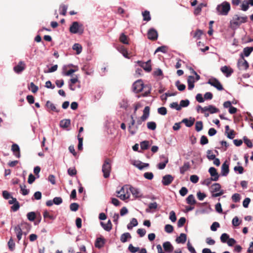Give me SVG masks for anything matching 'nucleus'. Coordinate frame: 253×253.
<instances>
[{
	"instance_id": "obj_54",
	"label": "nucleus",
	"mask_w": 253,
	"mask_h": 253,
	"mask_svg": "<svg viewBox=\"0 0 253 253\" xmlns=\"http://www.w3.org/2000/svg\"><path fill=\"white\" fill-rule=\"evenodd\" d=\"M165 231L168 233H171L173 231V227L171 225L167 224L165 227Z\"/></svg>"
},
{
	"instance_id": "obj_23",
	"label": "nucleus",
	"mask_w": 253,
	"mask_h": 253,
	"mask_svg": "<svg viewBox=\"0 0 253 253\" xmlns=\"http://www.w3.org/2000/svg\"><path fill=\"white\" fill-rule=\"evenodd\" d=\"M14 229L18 241H20L22 238L23 234V232L20 226L19 225H17L14 227Z\"/></svg>"
},
{
	"instance_id": "obj_17",
	"label": "nucleus",
	"mask_w": 253,
	"mask_h": 253,
	"mask_svg": "<svg viewBox=\"0 0 253 253\" xmlns=\"http://www.w3.org/2000/svg\"><path fill=\"white\" fill-rule=\"evenodd\" d=\"M25 63L22 61H20L17 65L14 67L13 69L16 73H20L25 69Z\"/></svg>"
},
{
	"instance_id": "obj_40",
	"label": "nucleus",
	"mask_w": 253,
	"mask_h": 253,
	"mask_svg": "<svg viewBox=\"0 0 253 253\" xmlns=\"http://www.w3.org/2000/svg\"><path fill=\"white\" fill-rule=\"evenodd\" d=\"M119 51L123 55V56L126 58H129L128 56V53L126 49L123 46L120 47L118 49Z\"/></svg>"
},
{
	"instance_id": "obj_48",
	"label": "nucleus",
	"mask_w": 253,
	"mask_h": 253,
	"mask_svg": "<svg viewBox=\"0 0 253 253\" xmlns=\"http://www.w3.org/2000/svg\"><path fill=\"white\" fill-rule=\"evenodd\" d=\"M43 217L44 218H49L51 220H54L55 219V217L52 215V214H50L47 211H44L43 212Z\"/></svg>"
},
{
	"instance_id": "obj_34",
	"label": "nucleus",
	"mask_w": 253,
	"mask_h": 253,
	"mask_svg": "<svg viewBox=\"0 0 253 253\" xmlns=\"http://www.w3.org/2000/svg\"><path fill=\"white\" fill-rule=\"evenodd\" d=\"M186 202L189 205H194L196 204V201L193 195L191 194L188 196L186 198Z\"/></svg>"
},
{
	"instance_id": "obj_45",
	"label": "nucleus",
	"mask_w": 253,
	"mask_h": 253,
	"mask_svg": "<svg viewBox=\"0 0 253 253\" xmlns=\"http://www.w3.org/2000/svg\"><path fill=\"white\" fill-rule=\"evenodd\" d=\"M149 142L148 141H143L140 143V147L141 149L146 150L148 148Z\"/></svg>"
},
{
	"instance_id": "obj_57",
	"label": "nucleus",
	"mask_w": 253,
	"mask_h": 253,
	"mask_svg": "<svg viewBox=\"0 0 253 253\" xmlns=\"http://www.w3.org/2000/svg\"><path fill=\"white\" fill-rule=\"evenodd\" d=\"M249 3L248 2V1H243L241 5L242 10L244 11H247L249 8Z\"/></svg>"
},
{
	"instance_id": "obj_26",
	"label": "nucleus",
	"mask_w": 253,
	"mask_h": 253,
	"mask_svg": "<svg viewBox=\"0 0 253 253\" xmlns=\"http://www.w3.org/2000/svg\"><path fill=\"white\" fill-rule=\"evenodd\" d=\"M150 108L148 106H146L143 112V115L141 117L142 120L146 121L149 116Z\"/></svg>"
},
{
	"instance_id": "obj_5",
	"label": "nucleus",
	"mask_w": 253,
	"mask_h": 253,
	"mask_svg": "<svg viewBox=\"0 0 253 253\" xmlns=\"http://www.w3.org/2000/svg\"><path fill=\"white\" fill-rule=\"evenodd\" d=\"M240 58L239 59L237 63V66L239 70H247L249 67V64L246 60L245 59L243 54L241 53Z\"/></svg>"
},
{
	"instance_id": "obj_46",
	"label": "nucleus",
	"mask_w": 253,
	"mask_h": 253,
	"mask_svg": "<svg viewBox=\"0 0 253 253\" xmlns=\"http://www.w3.org/2000/svg\"><path fill=\"white\" fill-rule=\"evenodd\" d=\"M21 191H22V194L23 195H27L29 193V190L27 189H26V186L25 185H20V186Z\"/></svg>"
},
{
	"instance_id": "obj_21",
	"label": "nucleus",
	"mask_w": 253,
	"mask_h": 253,
	"mask_svg": "<svg viewBox=\"0 0 253 253\" xmlns=\"http://www.w3.org/2000/svg\"><path fill=\"white\" fill-rule=\"evenodd\" d=\"M161 158L164 159V161L163 162H161L159 163L157 165V168L159 169H163L166 167V164L168 163L169 160L167 157H166L165 156L163 155L161 157Z\"/></svg>"
},
{
	"instance_id": "obj_16",
	"label": "nucleus",
	"mask_w": 253,
	"mask_h": 253,
	"mask_svg": "<svg viewBox=\"0 0 253 253\" xmlns=\"http://www.w3.org/2000/svg\"><path fill=\"white\" fill-rule=\"evenodd\" d=\"M163 246L166 253H171L173 250V247L169 242H164Z\"/></svg>"
},
{
	"instance_id": "obj_29",
	"label": "nucleus",
	"mask_w": 253,
	"mask_h": 253,
	"mask_svg": "<svg viewBox=\"0 0 253 253\" xmlns=\"http://www.w3.org/2000/svg\"><path fill=\"white\" fill-rule=\"evenodd\" d=\"M102 227L103 228V229L107 231H110L112 229V223L110 220H109L106 224L102 222H101L100 223Z\"/></svg>"
},
{
	"instance_id": "obj_19",
	"label": "nucleus",
	"mask_w": 253,
	"mask_h": 253,
	"mask_svg": "<svg viewBox=\"0 0 253 253\" xmlns=\"http://www.w3.org/2000/svg\"><path fill=\"white\" fill-rule=\"evenodd\" d=\"M129 189L132 195L135 197H141L142 196V195L139 189L133 187H130Z\"/></svg>"
},
{
	"instance_id": "obj_35",
	"label": "nucleus",
	"mask_w": 253,
	"mask_h": 253,
	"mask_svg": "<svg viewBox=\"0 0 253 253\" xmlns=\"http://www.w3.org/2000/svg\"><path fill=\"white\" fill-rule=\"evenodd\" d=\"M206 6H207V4L205 3H200L195 8V11H194V13L196 15L199 14L201 12V11L202 10V8L203 7H206Z\"/></svg>"
},
{
	"instance_id": "obj_20",
	"label": "nucleus",
	"mask_w": 253,
	"mask_h": 253,
	"mask_svg": "<svg viewBox=\"0 0 253 253\" xmlns=\"http://www.w3.org/2000/svg\"><path fill=\"white\" fill-rule=\"evenodd\" d=\"M195 121V120L194 118L190 117L189 119H183L181 122L185 124L186 126L191 127L193 125Z\"/></svg>"
},
{
	"instance_id": "obj_50",
	"label": "nucleus",
	"mask_w": 253,
	"mask_h": 253,
	"mask_svg": "<svg viewBox=\"0 0 253 253\" xmlns=\"http://www.w3.org/2000/svg\"><path fill=\"white\" fill-rule=\"evenodd\" d=\"M30 89L33 93H35L38 91L39 88L38 86L36 85L33 82H32L30 84Z\"/></svg>"
},
{
	"instance_id": "obj_25",
	"label": "nucleus",
	"mask_w": 253,
	"mask_h": 253,
	"mask_svg": "<svg viewBox=\"0 0 253 253\" xmlns=\"http://www.w3.org/2000/svg\"><path fill=\"white\" fill-rule=\"evenodd\" d=\"M187 239L186 235L184 233H181L180 236L176 239V242L178 244H184L185 243Z\"/></svg>"
},
{
	"instance_id": "obj_59",
	"label": "nucleus",
	"mask_w": 253,
	"mask_h": 253,
	"mask_svg": "<svg viewBox=\"0 0 253 253\" xmlns=\"http://www.w3.org/2000/svg\"><path fill=\"white\" fill-rule=\"evenodd\" d=\"M219 223L217 222H214L211 226V230L212 231L217 230V228L219 227Z\"/></svg>"
},
{
	"instance_id": "obj_38",
	"label": "nucleus",
	"mask_w": 253,
	"mask_h": 253,
	"mask_svg": "<svg viewBox=\"0 0 253 253\" xmlns=\"http://www.w3.org/2000/svg\"><path fill=\"white\" fill-rule=\"evenodd\" d=\"M46 106L47 108L50 109L52 111H57L54 104L51 103L50 101H47L46 102Z\"/></svg>"
},
{
	"instance_id": "obj_30",
	"label": "nucleus",
	"mask_w": 253,
	"mask_h": 253,
	"mask_svg": "<svg viewBox=\"0 0 253 253\" xmlns=\"http://www.w3.org/2000/svg\"><path fill=\"white\" fill-rule=\"evenodd\" d=\"M138 224L137 220L136 218H133L131 220L130 223L127 225V228L128 230H131L133 227L137 226Z\"/></svg>"
},
{
	"instance_id": "obj_43",
	"label": "nucleus",
	"mask_w": 253,
	"mask_h": 253,
	"mask_svg": "<svg viewBox=\"0 0 253 253\" xmlns=\"http://www.w3.org/2000/svg\"><path fill=\"white\" fill-rule=\"evenodd\" d=\"M203 123L201 121H198L195 124V129L196 131H200L203 129Z\"/></svg>"
},
{
	"instance_id": "obj_24",
	"label": "nucleus",
	"mask_w": 253,
	"mask_h": 253,
	"mask_svg": "<svg viewBox=\"0 0 253 253\" xmlns=\"http://www.w3.org/2000/svg\"><path fill=\"white\" fill-rule=\"evenodd\" d=\"M105 244L104 239L102 238H97L95 243L96 248L100 249L103 247Z\"/></svg>"
},
{
	"instance_id": "obj_6",
	"label": "nucleus",
	"mask_w": 253,
	"mask_h": 253,
	"mask_svg": "<svg viewBox=\"0 0 253 253\" xmlns=\"http://www.w3.org/2000/svg\"><path fill=\"white\" fill-rule=\"evenodd\" d=\"M142 80H138L135 82L132 85L133 91L135 93H138L144 88Z\"/></svg>"
},
{
	"instance_id": "obj_32",
	"label": "nucleus",
	"mask_w": 253,
	"mask_h": 253,
	"mask_svg": "<svg viewBox=\"0 0 253 253\" xmlns=\"http://www.w3.org/2000/svg\"><path fill=\"white\" fill-rule=\"evenodd\" d=\"M253 51V47H246L243 49V54L244 56H245L246 57L249 56L250 54Z\"/></svg>"
},
{
	"instance_id": "obj_28",
	"label": "nucleus",
	"mask_w": 253,
	"mask_h": 253,
	"mask_svg": "<svg viewBox=\"0 0 253 253\" xmlns=\"http://www.w3.org/2000/svg\"><path fill=\"white\" fill-rule=\"evenodd\" d=\"M190 167L189 162H186L184 163V165L180 168V172L181 174H184L185 171L188 170Z\"/></svg>"
},
{
	"instance_id": "obj_64",
	"label": "nucleus",
	"mask_w": 253,
	"mask_h": 253,
	"mask_svg": "<svg viewBox=\"0 0 253 253\" xmlns=\"http://www.w3.org/2000/svg\"><path fill=\"white\" fill-rule=\"evenodd\" d=\"M187 246L188 251L191 253H197L195 249L193 247L189 241L187 242Z\"/></svg>"
},
{
	"instance_id": "obj_60",
	"label": "nucleus",
	"mask_w": 253,
	"mask_h": 253,
	"mask_svg": "<svg viewBox=\"0 0 253 253\" xmlns=\"http://www.w3.org/2000/svg\"><path fill=\"white\" fill-rule=\"evenodd\" d=\"M158 112L162 115H165L167 113V110L166 108L162 107L158 109Z\"/></svg>"
},
{
	"instance_id": "obj_11",
	"label": "nucleus",
	"mask_w": 253,
	"mask_h": 253,
	"mask_svg": "<svg viewBox=\"0 0 253 253\" xmlns=\"http://www.w3.org/2000/svg\"><path fill=\"white\" fill-rule=\"evenodd\" d=\"M209 172L211 176L212 181H216L218 179L219 175L216 171V169L214 168H210L209 169Z\"/></svg>"
},
{
	"instance_id": "obj_53",
	"label": "nucleus",
	"mask_w": 253,
	"mask_h": 253,
	"mask_svg": "<svg viewBox=\"0 0 253 253\" xmlns=\"http://www.w3.org/2000/svg\"><path fill=\"white\" fill-rule=\"evenodd\" d=\"M27 216L28 219L30 221H33L35 220V219L36 218V214L34 212L32 211V212H30L28 213Z\"/></svg>"
},
{
	"instance_id": "obj_3",
	"label": "nucleus",
	"mask_w": 253,
	"mask_h": 253,
	"mask_svg": "<svg viewBox=\"0 0 253 253\" xmlns=\"http://www.w3.org/2000/svg\"><path fill=\"white\" fill-rule=\"evenodd\" d=\"M69 31L72 34H82L84 33V29L82 24L75 21L73 22L70 26Z\"/></svg>"
},
{
	"instance_id": "obj_14",
	"label": "nucleus",
	"mask_w": 253,
	"mask_h": 253,
	"mask_svg": "<svg viewBox=\"0 0 253 253\" xmlns=\"http://www.w3.org/2000/svg\"><path fill=\"white\" fill-rule=\"evenodd\" d=\"M158 33L156 30L154 29H151L148 32V38L150 40H156L158 38Z\"/></svg>"
},
{
	"instance_id": "obj_10",
	"label": "nucleus",
	"mask_w": 253,
	"mask_h": 253,
	"mask_svg": "<svg viewBox=\"0 0 253 253\" xmlns=\"http://www.w3.org/2000/svg\"><path fill=\"white\" fill-rule=\"evenodd\" d=\"M150 62L151 61L148 60L146 62L138 61V63L139 64L140 67L143 68L144 70H145L147 72H150L151 71L152 69Z\"/></svg>"
},
{
	"instance_id": "obj_8",
	"label": "nucleus",
	"mask_w": 253,
	"mask_h": 253,
	"mask_svg": "<svg viewBox=\"0 0 253 253\" xmlns=\"http://www.w3.org/2000/svg\"><path fill=\"white\" fill-rule=\"evenodd\" d=\"M144 121H145L143 120H142V118L141 117L137 118V120L136 121V125H135L134 128H132L131 126H129L128 128H129V131L130 133L131 134H134L138 129V126L141 125L142 122Z\"/></svg>"
},
{
	"instance_id": "obj_58",
	"label": "nucleus",
	"mask_w": 253,
	"mask_h": 253,
	"mask_svg": "<svg viewBox=\"0 0 253 253\" xmlns=\"http://www.w3.org/2000/svg\"><path fill=\"white\" fill-rule=\"evenodd\" d=\"M67 10V6L65 5H62L60 7V14L65 15Z\"/></svg>"
},
{
	"instance_id": "obj_2",
	"label": "nucleus",
	"mask_w": 253,
	"mask_h": 253,
	"mask_svg": "<svg viewBox=\"0 0 253 253\" xmlns=\"http://www.w3.org/2000/svg\"><path fill=\"white\" fill-rule=\"evenodd\" d=\"M216 11L218 14L226 15L230 10V5L228 2L224 1L218 4L216 7Z\"/></svg>"
},
{
	"instance_id": "obj_1",
	"label": "nucleus",
	"mask_w": 253,
	"mask_h": 253,
	"mask_svg": "<svg viewBox=\"0 0 253 253\" xmlns=\"http://www.w3.org/2000/svg\"><path fill=\"white\" fill-rule=\"evenodd\" d=\"M247 16H240L238 15H234L230 21V27L232 29H237L242 23L247 21Z\"/></svg>"
},
{
	"instance_id": "obj_63",
	"label": "nucleus",
	"mask_w": 253,
	"mask_h": 253,
	"mask_svg": "<svg viewBox=\"0 0 253 253\" xmlns=\"http://www.w3.org/2000/svg\"><path fill=\"white\" fill-rule=\"evenodd\" d=\"M232 223L233 226H237L240 224L241 221H239V218L237 216H235L232 219Z\"/></svg>"
},
{
	"instance_id": "obj_44",
	"label": "nucleus",
	"mask_w": 253,
	"mask_h": 253,
	"mask_svg": "<svg viewBox=\"0 0 253 253\" xmlns=\"http://www.w3.org/2000/svg\"><path fill=\"white\" fill-rule=\"evenodd\" d=\"M142 15L143 17V20L145 21H149L151 19V17L150 15V13L148 11H145L142 13Z\"/></svg>"
},
{
	"instance_id": "obj_12",
	"label": "nucleus",
	"mask_w": 253,
	"mask_h": 253,
	"mask_svg": "<svg viewBox=\"0 0 253 253\" xmlns=\"http://www.w3.org/2000/svg\"><path fill=\"white\" fill-rule=\"evenodd\" d=\"M173 180V177L170 174H167L163 177L162 183L164 185H169Z\"/></svg>"
},
{
	"instance_id": "obj_49",
	"label": "nucleus",
	"mask_w": 253,
	"mask_h": 253,
	"mask_svg": "<svg viewBox=\"0 0 253 253\" xmlns=\"http://www.w3.org/2000/svg\"><path fill=\"white\" fill-rule=\"evenodd\" d=\"M189 101L188 99L181 100L179 104V106H180V109L182 107H187L189 105Z\"/></svg>"
},
{
	"instance_id": "obj_31",
	"label": "nucleus",
	"mask_w": 253,
	"mask_h": 253,
	"mask_svg": "<svg viewBox=\"0 0 253 253\" xmlns=\"http://www.w3.org/2000/svg\"><path fill=\"white\" fill-rule=\"evenodd\" d=\"M70 123L69 119L63 120L60 122V126L62 128H67L70 125Z\"/></svg>"
},
{
	"instance_id": "obj_52",
	"label": "nucleus",
	"mask_w": 253,
	"mask_h": 253,
	"mask_svg": "<svg viewBox=\"0 0 253 253\" xmlns=\"http://www.w3.org/2000/svg\"><path fill=\"white\" fill-rule=\"evenodd\" d=\"M147 127L151 130H154L156 128V124L154 122H149L147 123Z\"/></svg>"
},
{
	"instance_id": "obj_47",
	"label": "nucleus",
	"mask_w": 253,
	"mask_h": 253,
	"mask_svg": "<svg viewBox=\"0 0 253 253\" xmlns=\"http://www.w3.org/2000/svg\"><path fill=\"white\" fill-rule=\"evenodd\" d=\"M8 246L10 251H13L15 249V243L12 238L9 239L8 242Z\"/></svg>"
},
{
	"instance_id": "obj_42",
	"label": "nucleus",
	"mask_w": 253,
	"mask_h": 253,
	"mask_svg": "<svg viewBox=\"0 0 253 253\" xmlns=\"http://www.w3.org/2000/svg\"><path fill=\"white\" fill-rule=\"evenodd\" d=\"M127 37L126 36L124 33L121 34L120 37V41L121 42L124 44H128V42H127Z\"/></svg>"
},
{
	"instance_id": "obj_55",
	"label": "nucleus",
	"mask_w": 253,
	"mask_h": 253,
	"mask_svg": "<svg viewBox=\"0 0 253 253\" xmlns=\"http://www.w3.org/2000/svg\"><path fill=\"white\" fill-rule=\"evenodd\" d=\"M167 51H168L167 47L166 46H162L158 47L156 49L155 52H162L163 53H166V52H167Z\"/></svg>"
},
{
	"instance_id": "obj_33",
	"label": "nucleus",
	"mask_w": 253,
	"mask_h": 253,
	"mask_svg": "<svg viewBox=\"0 0 253 253\" xmlns=\"http://www.w3.org/2000/svg\"><path fill=\"white\" fill-rule=\"evenodd\" d=\"M158 207V204L156 202L150 203L148 205V208L146 210L147 212H150L151 211L156 210Z\"/></svg>"
},
{
	"instance_id": "obj_62",
	"label": "nucleus",
	"mask_w": 253,
	"mask_h": 253,
	"mask_svg": "<svg viewBox=\"0 0 253 253\" xmlns=\"http://www.w3.org/2000/svg\"><path fill=\"white\" fill-rule=\"evenodd\" d=\"M185 222H186V219L185 217H182L180 218L177 222V226L178 227H181L183 226V225L184 224V223H185Z\"/></svg>"
},
{
	"instance_id": "obj_39",
	"label": "nucleus",
	"mask_w": 253,
	"mask_h": 253,
	"mask_svg": "<svg viewBox=\"0 0 253 253\" xmlns=\"http://www.w3.org/2000/svg\"><path fill=\"white\" fill-rule=\"evenodd\" d=\"M175 85L176 86V87H177V89L179 91H183L184 90H185V87H186L185 85L184 84H180V82L179 81H177L175 82Z\"/></svg>"
},
{
	"instance_id": "obj_56",
	"label": "nucleus",
	"mask_w": 253,
	"mask_h": 253,
	"mask_svg": "<svg viewBox=\"0 0 253 253\" xmlns=\"http://www.w3.org/2000/svg\"><path fill=\"white\" fill-rule=\"evenodd\" d=\"M79 205L76 203H72L70 206V209L73 211H76L79 209Z\"/></svg>"
},
{
	"instance_id": "obj_18",
	"label": "nucleus",
	"mask_w": 253,
	"mask_h": 253,
	"mask_svg": "<svg viewBox=\"0 0 253 253\" xmlns=\"http://www.w3.org/2000/svg\"><path fill=\"white\" fill-rule=\"evenodd\" d=\"M221 71L223 73L226 74V76L227 77H229L233 72V70L231 68L228 67L227 66L222 67L221 68Z\"/></svg>"
},
{
	"instance_id": "obj_7",
	"label": "nucleus",
	"mask_w": 253,
	"mask_h": 253,
	"mask_svg": "<svg viewBox=\"0 0 253 253\" xmlns=\"http://www.w3.org/2000/svg\"><path fill=\"white\" fill-rule=\"evenodd\" d=\"M208 84L215 87L218 90H222L223 89L222 84L220 83L215 78L210 79L207 83Z\"/></svg>"
},
{
	"instance_id": "obj_22",
	"label": "nucleus",
	"mask_w": 253,
	"mask_h": 253,
	"mask_svg": "<svg viewBox=\"0 0 253 253\" xmlns=\"http://www.w3.org/2000/svg\"><path fill=\"white\" fill-rule=\"evenodd\" d=\"M195 79L193 76H190L188 78V88L189 90H192L194 87Z\"/></svg>"
},
{
	"instance_id": "obj_4",
	"label": "nucleus",
	"mask_w": 253,
	"mask_h": 253,
	"mask_svg": "<svg viewBox=\"0 0 253 253\" xmlns=\"http://www.w3.org/2000/svg\"><path fill=\"white\" fill-rule=\"evenodd\" d=\"M111 170V161L109 159H106L102 165V171L103 173V176L106 178L109 177Z\"/></svg>"
},
{
	"instance_id": "obj_37",
	"label": "nucleus",
	"mask_w": 253,
	"mask_h": 253,
	"mask_svg": "<svg viewBox=\"0 0 253 253\" xmlns=\"http://www.w3.org/2000/svg\"><path fill=\"white\" fill-rule=\"evenodd\" d=\"M220 188L221 186L219 183H214L211 186V192H218L220 190Z\"/></svg>"
},
{
	"instance_id": "obj_27",
	"label": "nucleus",
	"mask_w": 253,
	"mask_h": 253,
	"mask_svg": "<svg viewBox=\"0 0 253 253\" xmlns=\"http://www.w3.org/2000/svg\"><path fill=\"white\" fill-rule=\"evenodd\" d=\"M131 238V236L130 234L128 233H125L123 234L121 237H120V240L122 243H125L128 240H129Z\"/></svg>"
},
{
	"instance_id": "obj_36",
	"label": "nucleus",
	"mask_w": 253,
	"mask_h": 253,
	"mask_svg": "<svg viewBox=\"0 0 253 253\" xmlns=\"http://www.w3.org/2000/svg\"><path fill=\"white\" fill-rule=\"evenodd\" d=\"M73 49L76 51L77 54H79L82 51V47L79 43H75L73 46Z\"/></svg>"
},
{
	"instance_id": "obj_15",
	"label": "nucleus",
	"mask_w": 253,
	"mask_h": 253,
	"mask_svg": "<svg viewBox=\"0 0 253 253\" xmlns=\"http://www.w3.org/2000/svg\"><path fill=\"white\" fill-rule=\"evenodd\" d=\"M11 151L13 155L17 158H19L21 156L20 152V148L17 144H13L11 146Z\"/></svg>"
},
{
	"instance_id": "obj_41",
	"label": "nucleus",
	"mask_w": 253,
	"mask_h": 253,
	"mask_svg": "<svg viewBox=\"0 0 253 253\" xmlns=\"http://www.w3.org/2000/svg\"><path fill=\"white\" fill-rule=\"evenodd\" d=\"M203 32L201 30L198 29L193 34V38L199 40L201 38V36L203 35Z\"/></svg>"
},
{
	"instance_id": "obj_61",
	"label": "nucleus",
	"mask_w": 253,
	"mask_h": 253,
	"mask_svg": "<svg viewBox=\"0 0 253 253\" xmlns=\"http://www.w3.org/2000/svg\"><path fill=\"white\" fill-rule=\"evenodd\" d=\"M134 166H135L138 169L141 170L144 169L143 163L140 161H135L134 164Z\"/></svg>"
},
{
	"instance_id": "obj_9",
	"label": "nucleus",
	"mask_w": 253,
	"mask_h": 253,
	"mask_svg": "<svg viewBox=\"0 0 253 253\" xmlns=\"http://www.w3.org/2000/svg\"><path fill=\"white\" fill-rule=\"evenodd\" d=\"M117 197L122 200H125L129 197V195L126 194L124 187H121L119 191L117 192Z\"/></svg>"
},
{
	"instance_id": "obj_51",
	"label": "nucleus",
	"mask_w": 253,
	"mask_h": 253,
	"mask_svg": "<svg viewBox=\"0 0 253 253\" xmlns=\"http://www.w3.org/2000/svg\"><path fill=\"white\" fill-rule=\"evenodd\" d=\"M208 111L211 114H213L217 113L219 111V110L212 105H209L208 106Z\"/></svg>"
},
{
	"instance_id": "obj_13",
	"label": "nucleus",
	"mask_w": 253,
	"mask_h": 253,
	"mask_svg": "<svg viewBox=\"0 0 253 253\" xmlns=\"http://www.w3.org/2000/svg\"><path fill=\"white\" fill-rule=\"evenodd\" d=\"M229 165L227 164V161L224 162V163L221 166V174L222 176H226L228 175L229 173Z\"/></svg>"
}]
</instances>
